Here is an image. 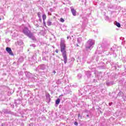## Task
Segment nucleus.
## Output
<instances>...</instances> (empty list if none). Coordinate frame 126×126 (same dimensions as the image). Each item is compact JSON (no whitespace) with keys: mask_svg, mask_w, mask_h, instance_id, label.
Returning a JSON list of instances; mask_svg holds the SVG:
<instances>
[{"mask_svg":"<svg viewBox=\"0 0 126 126\" xmlns=\"http://www.w3.org/2000/svg\"><path fill=\"white\" fill-rule=\"evenodd\" d=\"M78 119H82V116H81V115H80V113H78Z\"/></svg>","mask_w":126,"mask_h":126,"instance_id":"29","label":"nucleus"},{"mask_svg":"<svg viewBox=\"0 0 126 126\" xmlns=\"http://www.w3.org/2000/svg\"><path fill=\"white\" fill-rule=\"evenodd\" d=\"M6 41H7V42H9V39H7L6 40Z\"/></svg>","mask_w":126,"mask_h":126,"instance_id":"61","label":"nucleus"},{"mask_svg":"<svg viewBox=\"0 0 126 126\" xmlns=\"http://www.w3.org/2000/svg\"><path fill=\"white\" fill-rule=\"evenodd\" d=\"M74 126H78V123L76 121V122H75L74 123Z\"/></svg>","mask_w":126,"mask_h":126,"instance_id":"36","label":"nucleus"},{"mask_svg":"<svg viewBox=\"0 0 126 126\" xmlns=\"http://www.w3.org/2000/svg\"><path fill=\"white\" fill-rule=\"evenodd\" d=\"M21 98H18L16 100H15L14 104L15 106H17V105H19V104H21Z\"/></svg>","mask_w":126,"mask_h":126,"instance_id":"12","label":"nucleus"},{"mask_svg":"<svg viewBox=\"0 0 126 126\" xmlns=\"http://www.w3.org/2000/svg\"><path fill=\"white\" fill-rule=\"evenodd\" d=\"M47 68V65L45 64H40L35 69V71H38V70H45Z\"/></svg>","mask_w":126,"mask_h":126,"instance_id":"6","label":"nucleus"},{"mask_svg":"<svg viewBox=\"0 0 126 126\" xmlns=\"http://www.w3.org/2000/svg\"><path fill=\"white\" fill-rule=\"evenodd\" d=\"M50 11H52V12L54 11V9L53 8H51L50 9Z\"/></svg>","mask_w":126,"mask_h":126,"instance_id":"52","label":"nucleus"},{"mask_svg":"<svg viewBox=\"0 0 126 126\" xmlns=\"http://www.w3.org/2000/svg\"><path fill=\"white\" fill-rule=\"evenodd\" d=\"M76 47H79V45H78V44L77 43V44H76Z\"/></svg>","mask_w":126,"mask_h":126,"instance_id":"57","label":"nucleus"},{"mask_svg":"<svg viewBox=\"0 0 126 126\" xmlns=\"http://www.w3.org/2000/svg\"><path fill=\"white\" fill-rule=\"evenodd\" d=\"M45 96H46V102L48 104L51 102V95H50V94L48 93H46L45 94Z\"/></svg>","mask_w":126,"mask_h":126,"instance_id":"7","label":"nucleus"},{"mask_svg":"<svg viewBox=\"0 0 126 126\" xmlns=\"http://www.w3.org/2000/svg\"><path fill=\"white\" fill-rule=\"evenodd\" d=\"M120 13L121 14L122 16H126V12H123V10H121L119 11V14H120Z\"/></svg>","mask_w":126,"mask_h":126,"instance_id":"19","label":"nucleus"},{"mask_svg":"<svg viewBox=\"0 0 126 126\" xmlns=\"http://www.w3.org/2000/svg\"><path fill=\"white\" fill-rule=\"evenodd\" d=\"M116 26H117V27H118L119 28H120V27H121V24L119 22H117L116 24Z\"/></svg>","mask_w":126,"mask_h":126,"instance_id":"27","label":"nucleus"},{"mask_svg":"<svg viewBox=\"0 0 126 126\" xmlns=\"http://www.w3.org/2000/svg\"><path fill=\"white\" fill-rule=\"evenodd\" d=\"M83 24H87L88 23V19L86 17H82Z\"/></svg>","mask_w":126,"mask_h":126,"instance_id":"14","label":"nucleus"},{"mask_svg":"<svg viewBox=\"0 0 126 126\" xmlns=\"http://www.w3.org/2000/svg\"><path fill=\"white\" fill-rule=\"evenodd\" d=\"M110 64L112 66V68H113V69H115V70H117V66H116V65L113 62H111L110 63Z\"/></svg>","mask_w":126,"mask_h":126,"instance_id":"16","label":"nucleus"},{"mask_svg":"<svg viewBox=\"0 0 126 126\" xmlns=\"http://www.w3.org/2000/svg\"><path fill=\"white\" fill-rule=\"evenodd\" d=\"M43 61H46V57H44L42 58Z\"/></svg>","mask_w":126,"mask_h":126,"instance_id":"54","label":"nucleus"},{"mask_svg":"<svg viewBox=\"0 0 126 126\" xmlns=\"http://www.w3.org/2000/svg\"><path fill=\"white\" fill-rule=\"evenodd\" d=\"M18 61L20 62H23V58H20Z\"/></svg>","mask_w":126,"mask_h":126,"instance_id":"42","label":"nucleus"},{"mask_svg":"<svg viewBox=\"0 0 126 126\" xmlns=\"http://www.w3.org/2000/svg\"><path fill=\"white\" fill-rule=\"evenodd\" d=\"M31 46H32V47H33V48H35V47H36V45H35V44H34L31 45Z\"/></svg>","mask_w":126,"mask_h":126,"instance_id":"43","label":"nucleus"},{"mask_svg":"<svg viewBox=\"0 0 126 126\" xmlns=\"http://www.w3.org/2000/svg\"><path fill=\"white\" fill-rule=\"evenodd\" d=\"M106 85L107 86H112V85H114V84H116V83L113 81H106L105 82Z\"/></svg>","mask_w":126,"mask_h":126,"instance_id":"9","label":"nucleus"},{"mask_svg":"<svg viewBox=\"0 0 126 126\" xmlns=\"http://www.w3.org/2000/svg\"><path fill=\"white\" fill-rule=\"evenodd\" d=\"M60 103H61V98H58L55 101V107H58Z\"/></svg>","mask_w":126,"mask_h":126,"instance_id":"15","label":"nucleus"},{"mask_svg":"<svg viewBox=\"0 0 126 126\" xmlns=\"http://www.w3.org/2000/svg\"><path fill=\"white\" fill-rule=\"evenodd\" d=\"M86 75L87 76L88 78H90L92 75L91 72L90 71L86 72Z\"/></svg>","mask_w":126,"mask_h":126,"instance_id":"18","label":"nucleus"},{"mask_svg":"<svg viewBox=\"0 0 126 126\" xmlns=\"http://www.w3.org/2000/svg\"><path fill=\"white\" fill-rule=\"evenodd\" d=\"M11 108H12L13 109L14 108V104H11Z\"/></svg>","mask_w":126,"mask_h":126,"instance_id":"49","label":"nucleus"},{"mask_svg":"<svg viewBox=\"0 0 126 126\" xmlns=\"http://www.w3.org/2000/svg\"><path fill=\"white\" fill-rule=\"evenodd\" d=\"M100 68H102V69H105L106 67L105 66H100Z\"/></svg>","mask_w":126,"mask_h":126,"instance_id":"37","label":"nucleus"},{"mask_svg":"<svg viewBox=\"0 0 126 126\" xmlns=\"http://www.w3.org/2000/svg\"><path fill=\"white\" fill-rule=\"evenodd\" d=\"M108 8L112 9V8H113L114 7L113 6V5L110 4V5H108Z\"/></svg>","mask_w":126,"mask_h":126,"instance_id":"30","label":"nucleus"},{"mask_svg":"<svg viewBox=\"0 0 126 126\" xmlns=\"http://www.w3.org/2000/svg\"><path fill=\"white\" fill-rule=\"evenodd\" d=\"M78 79H81V77H82V74H78L77 75Z\"/></svg>","mask_w":126,"mask_h":126,"instance_id":"26","label":"nucleus"},{"mask_svg":"<svg viewBox=\"0 0 126 126\" xmlns=\"http://www.w3.org/2000/svg\"><path fill=\"white\" fill-rule=\"evenodd\" d=\"M25 74L26 75V77L28 78V79L31 80L32 82H34L35 80H37V78H38V74L35 75L27 71H25Z\"/></svg>","mask_w":126,"mask_h":126,"instance_id":"3","label":"nucleus"},{"mask_svg":"<svg viewBox=\"0 0 126 126\" xmlns=\"http://www.w3.org/2000/svg\"><path fill=\"white\" fill-rule=\"evenodd\" d=\"M3 113L4 114H10V115H14V113L11 112L10 110L7 109H4L2 110Z\"/></svg>","mask_w":126,"mask_h":126,"instance_id":"8","label":"nucleus"},{"mask_svg":"<svg viewBox=\"0 0 126 126\" xmlns=\"http://www.w3.org/2000/svg\"><path fill=\"white\" fill-rule=\"evenodd\" d=\"M120 40H122V41H123V40H125V37H120Z\"/></svg>","mask_w":126,"mask_h":126,"instance_id":"45","label":"nucleus"},{"mask_svg":"<svg viewBox=\"0 0 126 126\" xmlns=\"http://www.w3.org/2000/svg\"><path fill=\"white\" fill-rule=\"evenodd\" d=\"M56 83L57 84H61L62 83V81H61L60 80H58L57 82Z\"/></svg>","mask_w":126,"mask_h":126,"instance_id":"31","label":"nucleus"},{"mask_svg":"<svg viewBox=\"0 0 126 126\" xmlns=\"http://www.w3.org/2000/svg\"><path fill=\"white\" fill-rule=\"evenodd\" d=\"M6 51L10 56H14L10 47H6Z\"/></svg>","mask_w":126,"mask_h":126,"instance_id":"10","label":"nucleus"},{"mask_svg":"<svg viewBox=\"0 0 126 126\" xmlns=\"http://www.w3.org/2000/svg\"><path fill=\"white\" fill-rule=\"evenodd\" d=\"M110 52H109V54L110 55H112V54H114V53H115V48H110Z\"/></svg>","mask_w":126,"mask_h":126,"instance_id":"23","label":"nucleus"},{"mask_svg":"<svg viewBox=\"0 0 126 126\" xmlns=\"http://www.w3.org/2000/svg\"><path fill=\"white\" fill-rule=\"evenodd\" d=\"M46 18H47V16H42V19L43 20L44 24H46V23L45 22V20H46Z\"/></svg>","mask_w":126,"mask_h":126,"instance_id":"25","label":"nucleus"},{"mask_svg":"<svg viewBox=\"0 0 126 126\" xmlns=\"http://www.w3.org/2000/svg\"><path fill=\"white\" fill-rule=\"evenodd\" d=\"M69 38H70V39H71V37H70V36H68L67 37V39H69Z\"/></svg>","mask_w":126,"mask_h":126,"instance_id":"51","label":"nucleus"},{"mask_svg":"<svg viewBox=\"0 0 126 126\" xmlns=\"http://www.w3.org/2000/svg\"><path fill=\"white\" fill-rule=\"evenodd\" d=\"M23 33L26 35V36H27V37H29L30 39H31L32 40V41H36V37H35V36H34V34H33V33L31 32L29 30V29L27 27H25L23 29Z\"/></svg>","mask_w":126,"mask_h":126,"instance_id":"2","label":"nucleus"},{"mask_svg":"<svg viewBox=\"0 0 126 126\" xmlns=\"http://www.w3.org/2000/svg\"><path fill=\"white\" fill-rule=\"evenodd\" d=\"M3 15L5 16V13H4Z\"/></svg>","mask_w":126,"mask_h":126,"instance_id":"63","label":"nucleus"},{"mask_svg":"<svg viewBox=\"0 0 126 126\" xmlns=\"http://www.w3.org/2000/svg\"><path fill=\"white\" fill-rule=\"evenodd\" d=\"M112 104H113V102H109V106H112Z\"/></svg>","mask_w":126,"mask_h":126,"instance_id":"50","label":"nucleus"},{"mask_svg":"<svg viewBox=\"0 0 126 126\" xmlns=\"http://www.w3.org/2000/svg\"><path fill=\"white\" fill-rule=\"evenodd\" d=\"M55 52H56V53H57L58 54V53H59V50L58 49H56Z\"/></svg>","mask_w":126,"mask_h":126,"instance_id":"53","label":"nucleus"},{"mask_svg":"<svg viewBox=\"0 0 126 126\" xmlns=\"http://www.w3.org/2000/svg\"><path fill=\"white\" fill-rule=\"evenodd\" d=\"M86 117H87V118H89V114H87V115H86Z\"/></svg>","mask_w":126,"mask_h":126,"instance_id":"56","label":"nucleus"},{"mask_svg":"<svg viewBox=\"0 0 126 126\" xmlns=\"http://www.w3.org/2000/svg\"><path fill=\"white\" fill-rule=\"evenodd\" d=\"M40 15H41V13L40 12L37 13V16H40Z\"/></svg>","mask_w":126,"mask_h":126,"instance_id":"47","label":"nucleus"},{"mask_svg":"<svg viewBox=\"0 0 126 126\" xmlns=\"http://www.w3.org/2000/svg\"><path fill=\"white\" fill-rule=\"evenodd\" d=\"M18 74H19V75H23V72L21 71L20 72H19Z\"/></svg>","mask_w":126,"mask_h":126,"instance_id":"38","label":"nucleus"},{"mask_svg":"<svg viewBox=\"0 0 126 126\" xmlns=\"http://www.w3.org/2000/svg\"><path fill=\"white\" fill-rule=\"evenodd\" d=\"M62 108H63V105H62V104H60V105H59V108H60V109H62Z\"/></svg>","mask_w":126,"mask_h":126,"instance_id":"48","label":"nucleus"},{"mask_svg":"<svg viewBox=\"0 0 126 126\" xmlns=\"http://www.w3.org/2000/svg\"><path fill=\"white\" fill-rule=\"evenodd\" d=\"M39 17V21L40 22H42V18H41V16H38Z\"/></svg>","mask_w":126,"mask_h":126,"instance_id":"40","label":"nucleus"},{"mask_svg":"<svg viewBox=\"0 0 126 126\" xmlns=\"http://www.w3.org/2000/svg\"><path fill=\"white\" fill-rule=\"evenodd\" d=\"M97 110H99V113L102 114V111H101V108L100 107H98V108H97Z\"/></svg>","mask_w":126,"mask_h":126,"instance_id":"39","label":"nucleus"},{"mask_svg":"<svg viewBox=\"0 0 126 126\" xmlns=\"http://www.w3.org/2000/svg\"><path fill=\"white\" fill-rule=\"evenodd\" d=\"M35 60L32 58V61H30V64L33 65V64H35Z\"/></svg>","mask_w":126,"mask_h":126,"instance_id":"22","label":"nucleus"},{"mask_svg":"<svg viewBox=\"0 0 126 126\" xmlns=\"http://www.w3.org/2000/svg\"><path fill=\"white\" fill-rule=\"evenodd\" d=\"M53 72L54 74H55L56 73H57V72H56V70H54Z\"/></svg>","mask_w":126,"mask_h":126,"instance_id":"55","label":"nucleus"},{"mask_svg":"<svg viewBox=\"0 0 126 126\" xmlns=\"http://www.w3.org/2000/svg\"><path fill=\"white\" fill-rule=\"evenodd\" d=\"M60 20L61 22H62V23L64 22V19L63 18H61Z\"/></svg>","mask_w":126,"mask_h":126,"instance_id":"33","label":"nucleus"},{"mask_svg":"<svg viewBox=\"0 0 126 126\" xmlns=\"http://www.w3.org/2000/svg\"><path fill=\"white\" fill-rule=\"evenodd\" d=\"M21 94L24 95V98L26 99L27 98L29 97L30 94H31V92L27 90L23 89L21 92Z\"/></svg>","mask_w":126,"mask_h":126,"instance_id":"5","label":"nucleus"},{"mask_svg":"<svg viewBox=\"0 0 126 126\" xmlns=\"http://www.w3.org/2000/svg\"><path fill=\"white\" fill-rule=\"evenodd\" d=\"M77 43L80 44L82 42V37H78L77 39Z\"/></svg>","mask_w":126,"mask_h":126,"instance_id":"21","label":"nucleus"},{"mask_svg":"<svg viewBox=\"0 0 126 126\" xmlns=\"http://www.w3.org/2000/svg\"><path fill=\"white\" fill-rule=\"evenodd\" d=\"M2 26H3V24H0V28H2Z\"/></svg>","mask_w":126,"mask_h":126,"instance_id":"46","label":"nucleus"},{"mask_svg":"<svg viewBox=\"0 0 126 126\" xmlns=\"http://www.w3.org/2000/svg\"><path fill=\"white\" fill-rule=\"evenodd\" d=\"M62 96H63V94L60 95L59 96V98H61V97H62Z\"/></svg>","mask_w":126,"mask_h":126,"instance_id":"58","label":"nucleus"},{"mask_svg":"<svg viewBox=\"0 0 126 126\" xmlns=\"http://www.w3.org/2000/svg\"><path fill=\"white\" fill-rule=\"evenodd\" d=\"M74 61V58H71L70 62L68 63V64H70V66H71L72 65V63H73V61Z\"/></svg>","mask_w":126,"mask_h":126,"instance_id":"20","label":"nucleus"},{"mask_svg":"<svg viewBox=\"0 0 126 126\" xmlns=\"http://www.w3.org/2000/svg\"><path fill=\"white\" fill-rule=\"evenodd\" d=\"M112 54H113L114 57H115V58H116V57H117V54H116V53H115V52H114V53H112Z\"/></svg>","mask_w":126,"mask_h":126,"instance_id":"44","label":"nucleus"},{"mask_svg":"<svg viewBox=\"0 0 126 126\" xmlns=\"http://www.w3.org/2000/svg\"><path fill=\"white\" fill-rule=\"evenodd\" d=\"M93 82L94 83H97V82H98V81H97V79H94L93 80Z\"/></svg>","mask_w":126,"mask_h":126,"instance_id":"34","label":"nucleus"},{"mask_svg":"<svg viewBox=\"0 0 126 126\" xmlns=\"http://www.w3.org/2000/svg\"><path fill=\"white\" fill-rule=\"evenodd\" d=\"M84 112H85V113H86L87 114H89V113H90V112L88 111V110H87V109H85L84 110Z\"/></svg>","mask_w":126,"mask_h":126,"instance_id":"32","label":"nucleus"},{"mask_svg":"<svg viewBox=\"0 0 126 126\" xmlns=\"http://www.w3.org/2000/svg\"><path fill=\"white\" fill-rule=\"evenodd\" d=\"M28 103L30 105H32L33 104V100H32L31 98L29 99Z\"/></svg>","mask_w":126,"mask_h":126,"instance_id":"24","label":"nucleus"},{"mask_svg":"<svg viewBox=\"0 0 126 126\" xmlns=\"http://www.w3.org/2000/svg\"><path fill=\"white\" fill-rule=\"evenodd\" d=\"M60 49L62 54V57L63 59L64 63L66 64L67 63V56H66V45H65V40L63 38L61 39Z\"/></svg>","mask_w":126,"mask_h":126,"instance_id":"1","label":"nucleus"},{"mask_svg":"<svg viewBox=\"0 0 126 126\" xmlns=\"http://www.w3.org/2000/svg\"><path fill=\"white\" fill-rule=\"evenodd\" d=\"M94 45H95V40L91 39H89L85 45L86 50H91Z\"/></svg>","mask_w":126,"mask_h":126,"instance_id":"4","label":"nucleus"},{"mask_svg":"<svg viewBox=\"0 0 126 126\" xmlns=\"http://www.w3.org/2000/svg\"><path fill=\"white\" fill-rule=\"evenodd\" d=\"M36 27H39V25L36 24Z\"/></svg>","mask_w":126,"mask_h":126,"instance_id":"60","label":"nucleus"},{"mask_svg":"<svg viewBox=\"0 0 126 126\" xmlns=\"http://www.w3.org/2000/svg\"><path fill=\"white\" fill-rule=\"evenodd\" d=\"M101 48H102V49H104V51H107V50H108V49L109 48V45H107L106 44H104V43H102L101 44Z\"/></svg>","mask_w":126,"mask_h":126,"instance_id":"13","label":"nucleus"},{"mask_svg":"<svg viewBox=\"0 0 126 126\" xmlns=\"http://www.w3.org/2000/svg\"><path fill=\"white\" fill-rule=\"evenodd\" d=\"M70 9H71V12L72 13V15H73V16H76V10L74 9V7H73V6H71L70 7Z\"/></svg>","mask_w":126,"mask_h":126,"instance_id":"11","label":"nucleus"},{"mask_svg":"<svg viewBox=\"0 0 126 126\" xmlns=\"http://www.w3.org/2000/svg\"><path fill=\"white\" fill-rule=\"evenodd\" d=\"M125 99H126V95L125 96Z\"/></svg>","mask_w":126,"mask_h":126,"instance_id":"64","label":"nucleus"},{"mask_svg":"<svg viewBox=\"0 0 126 126\" xmlns=\"http://www.w3.org/2000/svg\"><path fill=\"white\" fill-rule=\"evenodd\" d=\"M48 15H52V14L51 13H48Z\"/></svg>","mask_w":126,"mask_h":126,"instance_id":"59","label":"nucleus"},{"mask_svg":"<svg viewBox=\"0 0 126 126\" xmlns=\"http://www.w3.org/2000/svg\"><path fill=\"white\" fill-rule=\"evenodd\" d=\"M47 25L48 26H51V25H52V22L48 21L47 22Z\"/></svg>","mask_w":126,"mask_h":126,"instance_id":"28","label":"nucleus"},{"mask_svg":"<svg viewBox=\"0 0 126 126\" xmlns=\"http://www.w3.org/2000/svg\"><path fill=\"white\" fill-rule=\"evenodd\" d=\"M92 21H96V19H94L93 17H91Z\"/></svg>","mask_w":126,"mask_h":126,"instance_id":"35","label":"nucleus"},{"mask_svg":"<svg viewBox=\"0 0 126 126\" xmlns=\"http://www.w3.org/2000/svg\"><path fill=\"white\" fill-rule=\"evenodd\" d=\"M42 16H46V15L43 14V15H42Z\"/></svg>","mask_w":126,"mask_h":126,"instance_id":"62","label":"nucleus"},{"mask_svg":"<svg viewBox=\"0 0 126 126\" xmlns=\"http://www.w3.org/2000/svg\"><path fill=\"white\" fill-rule=\"evenodd\" d=\"M104 19L105 20H106V21H107L108 22H112V19H111V18H109L108 16L104 17Z\"/></svg>","mask_w":126,"mask_h":126,"instance_id":"17","label":"nucleus"},{"mask_svg":"<svg viewBox=\"0 0 126 126\" xmlns=\"http://www.w3.org/2000/svg\"><path fill=\"white\" fill-rule=\"evenodd\" d=\"M41 74H42L43 75H45V74H46V72H45V71H43L41 72Z\"/></svg>","mask_w":126,"mask_h":126,"instance_id":"41","label":"nucleus"}]
</instances>
